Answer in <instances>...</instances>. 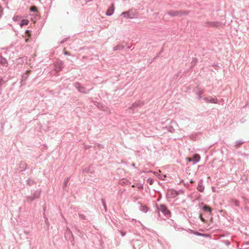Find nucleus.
Segmentation results:
<instances>
[{
	"label": "nucleus",
	"instance_id": "1",
	"mask_svg": "<svg viewBox=\"0 0 249 249\" xmlns=\"http://www.w3.org/2000/svg\"><path fill=\"white\" fill-rule=\"evenodd\" d=\"M155 205L157 208V211L159 213L160 211L166 218H169L171 216L170 211L168 209L165 204H161L159 206L156 203H155Z\"/></svg>",
	"mask_w": 249,
	"mask_h": 249
},
{
	"label": "nucleus",
	"instance_id": "2",
	"mask_svg": "<svg viewBox=\"0 0 249 249\" xmlns=\"http://www.w3.org/2000/svg\"><path fill=\"white\" fill-rule=\"evenodd\" d=\"M74 87L77 89L78 92L84 94L89 93L90 91L92 89H87L85 87L82 86L81 84L78 82H75L74 84Z\"/></svg>",
	"mask_w": 249,
	"mask_h": 249
},
{
	"label": "nucleus",
	"instance_id": "3",
	"mask_svg": "<svg viewBox=\"0 0 249 249\" xmlns=\"http://www.w3.org/2000/svg\"><path fill=\"white\" fill-rule=\"evenodd\" d=\"M65 237L66 239H68L72 245L74 244V237L73 234L71 230L69 228H67V230L65 232Z\"/></svg>",
	"mask_w": 249,
	"mask_h": 249
},
{
	"label": "nucleus",
	"instance_id": "4",
	"mask_svg": "<svg viewBox=\"0 0 249 249\" xmlns=\"http://www.w3.org/2000/svg\"><path fill=\"white\" fill-rule=\"evenodd\" d=\"M177 123L173 120H170V124L168 125H166L165 127V128L168 131L171 133H175V129L174 128L175 127L178 126Z\"/></svg>",
	"mask_w": 249,
	"mask_h": 249
},
{
	"label": "nucleus",
	"instance_id": "5",
	"mask_svg": "<svg viewBox=\"0 0 249 249\" xmlns=\"http://www.w3.org/2000/svg\"><path fill=\"white\" fill-rule=\"evenodd\" d=\"M30 70H27L22 74L20 82V87H22L26 85V81L30 75Z\"/></svg>",
	"mask_w": 249,
	"mask_h": 249
},
{
	"label": "nucleus",
	"instance_id": "6",
	"mask_svg": "<svg viewBox=\"0 0 249 249\" xmlns=\"http://www.w3.org/2000/svg\"><path fill=\"white\" fill-rule=\"evenodd\" d=\"M166 14L172 17H177L181 16L184 14L187 15V13L181 11H169L166 13Z\"/></svg>",
	"mask_w": 249,
	"mask_h": 249
},
{
	"label": "nucleus",
	"instance_id": "7",
	"mask_svg": "<svg viewBox=\"0 0 249 249\" xmlns=\"http://www.w3.org/2000/svg\"><path fill=\"white\" fill-rule=\"evenodd\" d=\"M200 160V156L198 154H195L193 155L192 158H188V161L189 162H192L193 164L195 165L198 163Z\"/></svg>",
	"mask_w": 249,
	"mask_h": 249
},
{
	"label": "nucleus",
	"instance_id": "8",
	"mask_svg": "<svg viewBox=\"0 0 249 249\" xmlns=\"http://www.w3.org/2000/svg\"><path fill=\"white\" fill-rule=\"evenodd\" d=\"M204 26L210 27H218L220 25L218 21H207L204 23Z\"/></svg>",
	"mask_w": 249,
	"mask_h": 249
},
{
	"label": "nucleus",
	"instance_id": "9",
	"mask_svg": "<svg viewBox=\"0 0 249 249\" xmlns=\"http://www.w3.org/2000/svg\"><path fill=\"white\" fill-rule=\"evenodd\" d=\"M131 11L132 10H128L127 11L123 12L121 14V16H124L126 18L132 19L135 17V15L133 14L130 13Z\"/></svg>",
	"mask_w": 249,
	"mask_h": 249
},
{
	"label": "nucleus",
	"instance_id": "10",
	"mask_svg": "<svg viewBox=\"0 0 249 249\" xmlns=\"http://www.w3.org/2000/svg\"><path fill=\"white\" fill-rule=\"evenodd\" d=\"M19 169H20V172H22L29 169V166L24 161H21L19 164Z\"/></svg>",
	"mask_w": 249,
	"mask_h": 249
},
{
	"label": "nucleus",
	"instance_id": "11",
	"mask_svg": "<svg viewBox=\"0 0 249 249\" xmlns=\"http://www.w3.org/2000/svg\"><path fill=\"white\" fill-rule=\"evenodd\" d=\"M138 204L140 205L139 210L142 213H146L149 210V208L147 206L143 205L140 202H139Z\"/></svg>",
	"mask_w": 249,
	"mask_h": 249
},
{
	"label": "nucleus",
	"instance_id": "12",
	"mask_svg": "<svg viewBox=\"0 0 249 249\" xmlns=\"http://www.w3.org/2000/svg\"><path fill=\"white\" fill-rule=\"evenodd\" d=\"M203 100L205 101L207 103H212V104H217V99L216 98H213L212 97H204L203 98Z\"/></svg>",
	"mask_w": 249,
	"mask_h": 249
},
{
	"label": "nucleus",
	"instance_id": "13",
	"mask_svg": "<svg viewBox=\"0 0 249 249\" xmlns=\"http://www.w3.org/2000/svg\"><path fill=\"white\" fill-rule=\"evenodd\" d=\"M143 105V103L141 101L135 102L131 105V106L129 107V109L131 110H133L134 108L139 107H142Z\"/></svg>",
	"mask_w": 249,
	"mask_h": 249
},
{
	"label": "nucleus",
	"instance_id": "14",
	"mask_svg": "<svg viewBox=\"0 0 249 249\" xmlns=\"http://www.w3.org/2000/svg\"><path fill=\"white\" fill-rule=\"evenodd\" d=\"M63 64L62 61L57 63L55 64L54 70L57 72L61 71L63 68Z\"/></svg>",
	"mask_w": 249,
	"mask_h": 249
},
{
	"label": "nucleus",
	"instance_id": "15",
	"mask_svg": "<svg viewBox=\"0 0 249 249\" xmlns=\"http://www.w3.org/2000/svg\"><path fill=\"white\" fill-rule=\"evenodd\" d=\"M114 11V6L113 4H111V6L109 7L107 10L106 12V14L107 16H111Z\"/></svg>",
	"mask_w": 249,
	"mask_h": 249
},
{
	"label": "nucleus",
	"instance_id": "16",
	"mask_svg": "<svg viewBox=\"0 0 249 249\" xmlns=\"http://www.w3.org/2000/svg\"><path fill=\"white\" fill-rule=\"evenodd\" d=\"M197 189L198 191L202 192L204 190V186L203 185L202 180H200L197 187Z\"/></svg>",
	"mask_w": 249,
	"mask_h": 249
},
{
	"label": "nucleus",
	"instance_id": "17",
	"mask_svg": "<svg viewBox=\"0 0 249 249\" xmlns=\"http://www.w3.org/2000/svg\"><path fill=\"white\" fill-rule=\"evenodd\" d=\"M78 215H79L80 218L81 220H88V221H89L91 219L90 215L86 216V215H84L83 214H81L80 213H78Z\"/></svg>",
	"mask_w": 249,
	"mask_h": 249
},
{
	"label": "nucleus",
	"instance_id": "18",
	"mask_svg": "<svg viewBox=\"0 0 249 249\" xmlns=\"http://www.w3.org/2000/svg\"><path fill=\"white\" fill-rule=\"evenodd\" d=\"M41 194V190H37L34 191V192L33 194V196L35 198V199L38 198Z\"/></svg>",
	"mask_w": 249,
	"mask_h": 249
},
{
	"label": "nucleus",
	"instance_id": "19",
	"mask_svg": "<svg viewBox=\"0 0 249 249\" xmlns=\"http://www.w3.org/2000/svg\"><path fill=\"white\" fill-rule=\"evenodd\" d=\"M229 202L231 203V204H233L235 206H236V207H239L240 206V202L239 201L235 199V198H231Z\"/></svg>",
	"mask_w": 249,
	"mask_h": 249
},
{
	"label": "nucleus",
	"instance_id": "20",
	"mask_svg": "<svg viewBox=\"0 0 249 249\" xmlns=\"http://www.w3.org/2000/svg\"><path fill=\"white\" fill-rule=\"evenodd\" d=\"M29 20L28 19H22L20 23H19V25L21 27H22L24 25H28V23H29Z\"/></svg>",
	"mask_w": 249,
	"mask_h": 249
},
{
	"label": "nucleus",
	"instance_id": "21",
	"mask_svg": "<svg viewBox=\"0 0 249 249\" xmlns=\"http://www.w3.org/2000/svg\"><path fill=\"white\" fill-rule=\"evenodd\" d=\"M7 64V61L5 58L0 55V64L6 65Z\"/></svg>",
	"mask_w": 249,
	"mask_h": 249
},
{
	"label": "nucleus",
	"instance_id": "22",
	"mask_svg": "<svg viewBox=\"0 0 249 249\" xmlns=\"http://www.w3.org/2000/svg\"><path fill=\"white\" fill-rule=\"evenodd\" d=\"M124 49V46L122 45H118L113 48V51H118V50H122Z\"/></svg>",
	"mask_w": 249,
	"mask_h": 249
},
{
	"label": "nucleus",
	"instance_id": "23",
	"mask_svg": "<svg viewBox=\"0 0 249 249\" xmlns=\"http://www.w3.org/2000/svg\"><path fill=\"white\" fill-rule=\"evenodd\" d=\"M25 198L26 201L29 203H31L36 199L33 196H26Z\"/></svg>",
	"mask_w": 249,
	"mask_h": 249
},
{
	"label": "nucleus",
	"instance_id": "24",
	"mask_svg": "<svg viewBox=\"0 0 249 249\" xmlns=\"http://www.w3.org/2000/svg\"><path fill=\"white\" fill-rule=\"evenodd\" d=\"M202 210L204 211V212H209L210 213H211L212 212V209L211 208L208 206V205H204L202 208Z\"/></svg>",
	"mask_w": 249,
	"mask_h": 249
},
{
	"label": "nucleus",
	"instance_id": "25",
	"mask_svg": "<svg viewBox=\"0 0 249 249\" xmlns=\"http://www.w3.org/2000/svg\"><path fill=\"white\" fill-rule=\"evenodd\" d=\"M202 93V91L200 90H198L196 92V94L197 95V99L198 100L202 99V97L201 96Z\"/></svg>",
	"mask_w": 249,
	"mask_h": 249
},
{
	"label": "nucleus",
	"instance_id": "26",
	"mask_svg": "<svg viewBox=\"0 0 249 249\" xmlns=\"http://www.w3.org/2000/svg\"><path fill=\"white\" fill-rule=\"evenodd\" d=\"M70 177H67L65 179L64 183H63V189H64L67 186V184L70 181Z\"/></svg>",
	"mask_w": 249,
	"mask_h": 249
},
{
	"label": "nucleus",
	"instance_id": "27",
	"mask_svg": "<svg viewBox=\"0 0 249 249\" xmlns=\"http://www.w3.org/2000/svg\"><path fill=\"white\" fill-rule=\"evenodd\" d=\"M245 142L241 140H237L235 142V146L239 147L240 145L245 143Z\"/></svg>",
	"mask_w": 249,
	"mask_h": 249
},
{
	"label": "nucleus",
	"instance_id": "28",
	"mask_svg": "<svg viewBox=\"0 0 249 249\" xmlns=\"http://www.w3.org/2000/svg\"><path fill=\"white\" fill-rule=\"evenodd\" d=\"M26 182L29 186H32L36 183L34 180L31 179L30 178H28V179H27Z\"/></svg>",
	"mask_w": 249,
	"mask_h": 249
},
{
	"label": "nucleus",
	"instance_id": "29",
	"mask_svg": "<svg viewBox=\"0 0 249 249\" xmlns=\"http://www.w3.org/2000/svg\"><path fill=\"white\" fill-rule=\"evenodd\" d=\"M33 16H35V18H31V20L34 22H36V21L39 18V16L38 15V14H36V13H35L34 14L32 15Z\"/></svg>",
	"mask_w": 249,
	"mask_h": 249
},
{
	"label": "nucleus",
	"instance_id": "30",
	"mask_svg": "<svg viewBox=\"0 0 249 249\" xmlns=\"http://www.w3.org/2000/svg\"><path fill=\"white\" fill-rule=\"evenodd\" d=\"M91 171H90V167H89V168H85V169H84L83 170V173H91Z\"/></svg>",
	"mask_w": 249,
	"mask_h": 249
},
{
	"label": "nucleus",
	"instance_id": "31",
	"mask_svg": "<svg viewBox=\"0 0 249 249\" xmlns=\"http://www.w3.org/2000/svg\"><path fill=\"white\" fill-rule=\"evenodd\" d=\"M101 201H102V203L103 206L105 209V211L107 212V205H106L105 201L104 200V199L102 198Z\"/></svg>",
	"mask_w": 249,
	"mask_h": 249
},
{
	"label": "nucleus",
	"instance_id": "32",
	"mask_svg": "<svg viewBox=\"0 0 249 249\" xmlns=\"http://www.w3.org/2000/svg\"><path fill=\"white\" fill-rule=\"evenodd\" d=\"M172 195L173 197H175L176 196H178V193L177 191L176 190H173L172 191Z\"/></svg>",
	"mask_w": 249,
	"mask_h": 249
},
{
	"label": "nucleus",
	"instance_id": "33",
	"mask_svg": "<svg viewBox=\"0 0 249 249\" xmlns=\"http://www.w3.org/2000/svg\"><path fill=\"white\" fill-rule=\"evenodd\" d=\"M197 62V59L196 58H194L191 63V67H193Z\"/></svg>",
	"mask_w": 249,
	"mask_h": 249
},
{
	"label": "nucleus",
	"instance_id": "34",
	"mask_svg": "<svg viewBox=\"0 0 249 249\" xmlns=\"http://www.w3.org/2000/svg\"><path fill=\"white\" fill-rule=\"evenodd\" d=\"M194 233L195 235L200 236H206L205 234L201 233L200 232H197V231H195Z\"/></svg>",
	"mask_w": 249,
	"mask_h": 249
},
{
	"label": "nucleus",
	"instance_id": "35",
	"mask_svg": "<svg viewBox=\"0 0 249 249\" xmlns=\"http://www.w3.org/2000/svg\"><path fill=\"white\" fill-rule=\"evenodd\" d=\"M30 11L32 12H36L37 11V8L36 6H32L30 8Z\"/></svg>",
	"mask_w": 249,
	"mask_h": 249
},
{
	"label": "nucleus",
	"instance_id": "36",
	"mask_svg": "<svg viewBox=\"0 0 249 249\" xmlns=\"http://www.w3.org/2000/svg\"><path fill=\"white\" fill-rule=\"evenodd\" d=\"M168 223L170 225H171V226H174V227L175 228L176 223L175 222V221L174 220H170L168 222Z\"/></svg>",
	"mask_w": 249,
	"mask_h": 249
},
{
	"label": "nucleus",
	"instance_id": "37",
	"mask_svg": "<svg viewBox=\"0 0 249 249\" xmlns=\"http://www.w3.org/2000/svg\"><path fill=\"white\" fill-rule=\"evenodd\" d=\"M147 182H148L149 183L150 185L153 184V183L154 182L153 179L150 178H148L147 179Z\"/></svg>",
	"mask_w": 249,
	"mask_h": 249
},
{
	"label": "nucleus",
	"instance_id": "38",
	"mask_svg": "<svg viewBox=\"0 0 249 249\" xmlns=\"http://www.w3.org/2000/svg\"><path fill=\"white\" fill-rule=\"evenodd\" d=\"M25 34H26V35L28 36H31L30 31L29 30H26L25 31Z\"/></svg>",
	"mask_w": 249,
	"mask_h": 249
},
{
	"label": "nucleus",
	"instance_id": "39",
	"mask_svg": "<svg viewBox=\"0 0 249 249\" xmlns=\"http://www.w3.org/2000/svg\"><path fill=\"white\" fill-rule=\"evenodd\" d=\"M137 188L140 190H142L143 188V185L142 184H140L137 186Z\"/></svg>",
	"mask_w": 249,
	"mask_h": 249
},
{
	"label": "nucleus",
	"instance_id": "40",
	"mask_svg": "<svg viewBox=\"0 0 249 249\" xmlns=\"http://www.w3.org/2000/svg\"><path fill=\"white\" fill-rule=\"evenodd\" d=\"M199 218L202 221L204 222L205 221V219L203 217L202 214L200 213L199 214Z\"/></svg>",
	"mask_w": 249,
	"mask_h": 249
},
{
	"label": "nucleus",
	"instance_id": "41",
	"mask_svg": "<svg viewBox=\"0 0 249 249\" xmlns=\"http://www.w3.org/2000/svg\"><path fill=\"white\" fill-rule=\"evenodd\" d=\"M123 180H125L124 183L126 184V185L130 184L131 183V182L128 180L125 179L124 178H123Z\"/></svg>",
	"mask_w": 249,
	"mask_h": 249
},
{
	"label": "nucleus",
	"instance_id": "42",
	"mask_svg": "<svg viewBox=\"0 0 249 249\" xmlns=\"http://www.w3.org/2000/svg\"><path fill=\"white\" fill-rule=\"evenodd\" d=\"M163 49L162 48V50L157 54V56L154 57V59H155L156 57H159L160 56V55L162 53V52H163Z\"/></svg>",
	"mask_w": 249,
	"mask_h": 249
},
{
	"label": "nucleus",
	"instance_id": "43",
	"mask_svg": "<svg viewBox=\"0 0 249 249\" xmlns=\"http://www.w3.org/2000/svg\"><path fill=\"white\" fill-rule=\"evenodd\" d=\"M68 38H69V37H67V38L63 39L62 40H61L60 41V43L61 44L64 43L66 41H67L68 40Z\"/></svg>",
	"mask_w": 249,
	"mask_h": 249
},
{
	"label": "nucleus",
	"instance_id": "44",
	"mask_svg": "<svg viewBox=\"0 0 249 249\" xmlns=\"http://www.w3.org/2000/svg\"><path fill=\"white\" fill-rule=\"evenodd\" d=\"M3 15L2 10H1V7L0 6V18Z\"/></svg>",
	"mask_w": 249,
	"mask_h": 249
},
{
	"label": "nucleus",
	"instance_id": "45",
	"mask_svg": "<svg viewBox=\"0 0 249 249\" xmlns=\"http://www.w3.org/2000/svg\"><path fill=\"white\" fill-rule=\"evenodd\" d=\"M224 243L226 245H228L230 244V242L228 240H226L224 241Z\"/></svg>",
	"mask_w": 249,
	"mask_h": 249
},
{
	"label": "nucleus",
	"instance_id": "46",
	"mask_svg": "<svg viewBox=\"0 0 249 249\" xmlns=\"http://www.w3.org/2000/svg\"><path fill=\"white\" fill-rule=\"evenodd\" d=\"M18 17L17 16H14L13 18V19L14 21H16L18 19Z\"/></svg>",
	"mask_w": 249,
	"mask_h": 249
},
{
	"label": "nucleus",
	"instance_id": "47",
	"mask_svg": "<svg viewBox=\"0 0 249 249\" xmlns=\"http://www.w3.org/2000/svg\"><path fill=\"white\" fill-rule=\"evenodd\" d=\"M64 54L66 55H70V53L68 52H64Z\"/></svg>",
	"mask_w": 249,
	"mask_h": 249
},
{
	"label": "nucleus",
	"instance_id": "48",
	"mask_svg": "<svg viewBox=\"0 0 249 249\" xmlns=\"http://www.w3.org/2000/svg\"><path fill=\"white\" fill-rule=\"evenodd\" d=\"M0 125H1V129H3V127H4V125H3V124L1 123V124H0Z\"/></svg>",
	"mask_w": 249,
	"mask_h": 249
},
{
	"label": "nucleus",
	"instance_id": "49",
	"mask_svg": "<svg viewBox=\"0 0 249 249\" xmlns=\"http://www.w3.org/2000/svg\"><path fill=\"white\" fill-rule=\"evenodd\" d=\"M132 166L134 167L135 168H136V166H135V164L134 163H132Z\"/></svg>",
	"mask_w": 249,
	"mask_h": 249
},
{
	"label": "nucleus",
	"instance_id": "50",
	"mask_svg": "<svg viewBox=\"0 0 249 249\" xmlns=\"http://www.w3.org/2000/svg\"><path fill=\"white\" fill-rule=\"evenodd\" d=\"M125 235V232H122L121 235L122 236H124Z\"/></svg>",
	"mask_w": 249,
	"mask_h": 249
},
{
	"label": "nucleus",
	"instance_id": "51",
	"mask_svg": "<svg viewBox=\"0 0 249 249\" xmlns=\"http://www.w3.org/2000/svg\"><path fill=\"white\" fill-rule=\"evenodd\" d=\"M43 214H44V218H45V219L47 220L48 219H47V218L46 217V215H45V213H44Z\"/></svg>",
	"mask_w": 249,
	"mask_h": 249
},
{
	"label": "nucleus",
	"instance_id": "52",
	"mask_svg": "<svg viewBox=\"0 0 249 249\" xmlns=\"http://www.w3.org/2000/svg\"><path fill=\"white\" fill-rule=\"evenodd\" d=\"M131 187H135V186L134 185H131Z\"/></svg>",
	"mask_w": 249,
	"mask_h": 249
},
{
	"label": "nucleus",
	"instance_id": "53",
	"mask_svg": "<svg viewBox=\"0 0 249 249\" xmlns=\"http://www.w3.org/2000/svg\"><path fill=\"white\" fill-rule=\"evenodd\" d=\"M190 182L193 183V182H194V181H193V180H191L190 181Z\"/></svg>",
	"mask_w": 249,
	"mask_h": 249
},
{
	"label": "nucleus",
	"instance_id": "54",
	"mask_svg": "<svg viewBox=\"0 0 249 249\" xmlns=\"http://www.w3.org/2000/svg\"><path fill=\"white\" fill-rule=\"evenodd\" d=\"M156 174H158L157 172L154 173V175H156Z\"/></svg>",
	"mask_w": 249,
	"mask_h": 249
}]
</instances>
